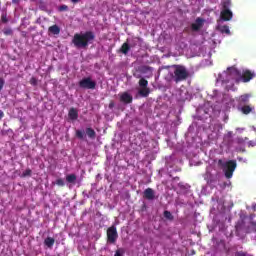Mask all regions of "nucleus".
Wrapping results in <instances>:
<instances>
[{"instance_id": "c9c22d12", "label": "nucleus", "mask_w": 256, "mask_h": 256, "mask_svg": "<svg viewBox=\"0 0 256 256\" xmlns=\"http://www.w3.org/2000/svg\"><path fill=\"white\" fill-rule=\"evenodd\" d=\"M3 117H5V113L3 112V110H0V121L1 119H3Z\"/></svg>"}, {"instance_id": "dca6fc26", "label": "nucleus", "mask_w": 256, "mask_h": 256, "mask_svg": "<svg viewBox=\"0 0 256 256\" xmlns=\"http://www.w3.org/2000/svg\"><path fill=\"white\" fill-rule=\"evenodd\" d=\"M44 245L48 247V249H53V246L55 245V238L47 237L44 240Z\"/></svg>"}, {"instance_id": "7ed1b4c3", "label": "nucleus", "mask_w": 256, "mask_h": 256, "mask_svg": "<svg viewBox=\"0 0 256 256\" xmlns=\"http://www.w3.org/2000/svg\"><path fill=\"white\" fill-rule=\"evenodd\" d=\"M218 165L223 169L226 179H231L233 173H235V169H237V161L235 160L223 162V160L219 159Z\"/></svg>"}, {"instance_id": "c756f323", "label": "nucleus", "mask_w": 256, "mask_h": 256, "mask_svg": "<svg viewBox=\"0 0 256 256\" xmlns=\"http://www.w3.org/2000/svg\"><path fill=\"white\" fill-rule=\"evenodd\" d=\"M123 253H125V251L123 249L119 248L115 251L114 256H123Z\"/></svg>"}, {"instance_id": "39448f33", "label": "nucleus", "mask_w": 256, "mask_h": 256, "mask_svg": "<svg viewBox=\"0 0 256 256\" xmlns=\"http://www.w3.org/2000/svg\"><path fill=\"white\" fill-rule=\"evenodd\" d=\"M134 77H136V79H140L138 82L140 87V90L138 91L139 95L141 97H149V93H151V90L149 89V81L145 78H141V75L134 74Z\"/></svg>"}, {"instance_id": "e433bc0d", "label": "nucleus", "mask_w": 256, "mask_h": 256, "mask_svg": "<svg viewBox=\"0 0 256 256\" xmlns=\"http://www.w3.org/2000/svg\"><path fill=\"white\" fill-rule=\"evenodd\" d=\"M251 225L254 228V231H256V222H251Z\"/></svg>"}, {"instance_id": "4468645a", "label": "nucleus", "mask_w": 256, "mask_h": 256, "mask_svg": "<svg viewBox=\"0 0 256 256\" xmlns=\"http://www.w3.org/2000/svg\"><path fill=\"white\" fill-rule=\"evenodd\" d=\"M224 143H226L227 147L233 146V133L228 132L226 136H224Z\"/></svg>"}, {"instance_id": "412c9836", "label": "nucleus", "mask_w": 256, "mask_h": 256, "mask_svg": "<svg viewBox=\"0 0 256 256\" xmlns=\"http://www.w3.org/2000/svg\"><path fill=\"white\" fill-rule=\"evenodd\" d=\"M220 32L226 33V35H231V30H229V26L227 25L221 26Z\"/></svg>"}, {"instance_id": "a19ab883", "label": "nucleus", "mask_w": 256, "mask_h": 256, "mask_svg": "<svg viewBox=\"0 0 256 256\" xmlns=\"http://www.w3.org/2000/svg\"><path fill=\"white\" fill-rule=\"evenodd\" d=\"M208 183H213V180H208Z\"/></svg>"}, {"instance_id": "cd10ccee", "label": "nucleus", "mask_w": 256, "mask_h": 256, "mask_svg": "<svg viewBox=\"0 0 256 256\" xmlns=\"http://www.w3.org/2000/svg\"><path fill=\"white\" fill-rule=\"evenodd\" d=\"M56 185H58V187H65V181H63L62 178H59L56 180Z\"/></svg>"}, {"instance_id": "b1692460", "label": "nucleus", "mask_w": 256, "mask_h": 256, "mask_svg": "<svg viewBox=\"0 0 256 256\" xmlns=\"http://www.w3.org/2000/svg\"><path fill=\"white\" fill-rule=\"evenodd\" d=\"M240 101L241 103H249V95L248 94H244L240 97Z\"/></svg>"}, {"instance_id": "ea45409f", "label": "nucleus", "mask_w": 256, "mask_h": 256, "mask_svg": "<svg viewBox=\"0 0 256 256\" xmlns=\"http://www.w3.org/2000/svg\"><path fill=\"white\" fill-rule=\"evenodd\" d=\"M252 209H253V211H256V204L252 205Z\"/></svg>"}, {"instance_id": "79ce46f5", "label": "nucleus", "mask_w": 256, "mask_h": 256, "mask_svg": "<svg viewBox=\"0 0 256 256\" xmlns=\"http://www.w3.org/2000/svg\"><path fill=\"white\" fill-rule=\"evenodd\" d=\"M12 2H13V3H17V1H15V0H13Z\"/></svg>"}, {"instance_id": "473e14b6", "label": "nucleus", "mask_w": 256, "mask_h": 256, "mask_svg": "<svg viewBox=\"0 0 256 256\" xmlns=\"http://www.w3.org/2000/svg\"><path fill=\"white\" fill-rule=\"evenodd\" d=\"M248 145H249V147H255L256 146V140L255 141H253V140L249 141Z\"/></svg>"}, {"instance_id": "58836bf2", "label": "nucleus", "mask_w": 256, "mask_h": 256, "mask_svg": "<svg viewBox=\"0 0 256 256\" xmlns=\"http://www.w3.org/2000/svg\"><path fill=\"white\" fill-rule=\"evenodd\" d=\"M72 3H79L80 0H70Z\"/></svg>"}, {"instance_id": "7c9ffc66", "label": "nucleus", "mask_w": 256, "mask_h": 256, "mask_svg": "<svg viewBox=\"0 0 256 256\" xmlns=\"http://www.w3.org/2000/svg\"><path fill=\"white\" fill-rule=\"evenodd\" d=\"M37 83H38L37 78L32 77L30 79V85H33V87H37Z\"/></svg>"}, {"instance_id": "f257e3e1", "label": "nucleus", "mask_w": 256, "mask_h": 256, "mask_svg": "<svg viewBox=\"0 0 256 256\" xmlns=\"http://www.w3.org/2000/svg\"><path fill=\"white\" fill-rule=\"evenodd\" d=\"M93 41H95V33L93 31H86L80 34L76 33L72 39V43L77 49H87Z\"/></svg>"}, {"instance_id": "c85d7f7f", "label": "nucleus", "mask_w": 256, "mask_h": 256, "mask_svg": "<svg viewBox=\"0 0 256 256\" xmlns=\"http://www.w3.org/2000/svg\"><path fill=\"white\" fill-rule=\"evenodd\" d=\"M1 21L2 23H9V19L7 18V13H2Z\"/></svg>"}, {"instance_id": "f704fd0d", "label": "nucleus", "mask_w": 256, "mask_h": 256, "mask_svg": "<svg viewBox=\"0 0 256 256\" xmlns=\"http://www.w3.org/2000/svg\"><path fill=\"white\" fill-rule=\"evenodd\" d=\"M109 109H113L115 107V102L111 101L108 105Z\"/></svg>"}, {"instance_id": "423d86ee", "label": "nucleus", "mask_w": 256, "mask_h": 256, "mask_svg": "<svg viewBox=\"0 0 256 256\" xmlns=\"http://www.w3.org/2000/svg\"><path fill=\"white\" fill-rule=\"evenodd\" d=\"M233 71L236 73V75H241L240 79L242 83H249V81L256 78L255 71H251L249 69L242 70V73L235 68H233Z\"/></svg>"}, {"instance_id": "aec40b11", "label": "nucleus", "mask_w": 256, "mask_h": 256, "mask_svg": "<svg viewBox=\"0 0 256 256\" xmlns=\"http://www.w3.org/2000/svg\"><path fill=\"white\" fill-rule=\"evenodd\" d=\"M241 111L244 115H249V113H251L253 111V107L249 106V105H245L241 108Z\"/></svg>"}, {"instance_id": "f03ea898", "label": "nucleus", "mask_w": 256, "mask_h": 256, "mask_svg": "<svg viewBox=\"0 0 256 256\" xmlns=\"http://www.w3.org/2000/svg\"><path fill=\"white\" fill-rule=\"evenodd\" d=\"M172 69L174 71L170 72V79L174 83H181V81H185L189 77V71L183 65H173Z\"/></svg>"}, {"instance_id": "6e6552de", "label": "nucleus", "mask_w": 256, "mask_h": 256, "mask_svg": "<svg viewBox=\"0 0 256 256\" xmlns=\"http://www.w3.org/2000/svg\"><path fill=\"white\" fill-rule=\"evenodd\" d=\"M79 87L81 89H95L97 87V82L93 81L91 77L83 78L79 81Z\"/></svg>"}, {"instance_id": "2eb2a0df", "label": "nucleus", "mask_w": 256, "mask_h": 256, "mask_svg": "<svg viewBox=\"0 0 256 256\" xmlns=\"http://www.w3.org/2000/svg\"><path fill=\"white\" fill-rule=\"evenodd\" d=\"M49 33H52V35H59L61 33V28L57 25L54 24L48 28Z\"/></svg>"}, {"instance_id": "a878e982", "label": "nucleus", "mask_w": 256, "mask_h": 256, "mask_svg": "<svg viewBox=\"0 0 256 256\" xmlns=\"http://www.w3.org/2000/svg\"><path fill=\"white\" fill-rule=\"evenodd\" d=\"M32 173L33 171H31V169L28 168L22 173V177H31Z\"/></svg>"}, {"instance_id": "0eeeda50", "label": "nucleus", "mask_w": 256, "mask_h": 256, "mask_svg": "<svg viewBox=\"0 0 256 256\" xmlns=\"http://www.w3.org/2000/svg\"><path fill=\"white\" fill-rule=\"evenodd\" d=\"M107 243L111 245H115L117 243V239H119V234L117 233V227L111 226L107 229Z\"/></svg>"}, {"instance_id": "393cba45", "label": "nucleus", "mask_w": 256, "mask_h": 256, "mask_svg": "<svg viewBox=\"0 0 256 256\" xmlns=\"http://www.w3.org/2000/svg\"><path fill=\"white\" fill-rule=\"evenodd\" d=\"M58 11H59L60 13H63V11H69V6L63 4V5H61V6L58 7Z\"/></svg>"}, {"instance_id": "bb28decb", "label": "nucleus", "mask_w": 256, "mask_h": 256, "mask_svg": "<svg viewBox=\"0 0 256 256\" xmlns=\"http://www.w3.org/2000/svg\"><path fill=\"white\" fill-rule=\"evenodd\" d=\"M245 141H247V138H237L236 139L237 145H245Z\"/></svg>"}, {"instance_id": "6ab92c4d", "label": "nucleus", "mask_w": 256, "mask_h": 256, "mask_svg": "<svg viewBox=\"0 0 256 256\" xmlns=\"http://www.w3.org/2000/svg\"><path fill=\"white\" fill-rule=\"evenodd\" d=\"M66 181H67V183H72L73 185H75V181H77V175H75V174H68L66 176Z\"/></svg>"}, {"instance_id": "ddd939ff", "label": "nucleus", "mask_w": 256, "mask_h": 256, "mask_svg": "<svg viewBox=\"0 0 256 256\" xmlns=\"http://www.w3.org/2000/svg\"><path fill=\"white\" fill-rule=\"evenodd\" d=\"M68 116L72 121H77V119H79V112L75 108H70Z\"/></svg>"}, {"instance_id": "f3484780", "label": "nucleus", "mask_w": 256, "mask_h": 256, "mask_svg": "<svg viewBox=\"0 0 256 256\" xmlns=\"http://www.w3.org/2000/svg\"><path fill=\"white\" fill-rule=\"evenodd\" d=\"M129 51H131V46L129 45V43L127 42L123 43L120 48V53H123V55H127Z\"/></svg>"}, {"instance_id": "4c0bfd02", "label": "nucleus", "mask_w": 256, "mask_h": 256, "mask_svg": "<svg viewBox=\"0 0 256 256\" xmlns=\"http://www.w3.org/2000/svg\"><path fill=\"white\" fill-rule=\"evenodd\" d=\"M137 43L133 42L132 44H130V49L133 48V47H136Z\"/></svg>"}, {"instance_id": "f8f14e48", "label": "nucleus", "mask_w": 256, "mask_h": 256, "mask_svg": "<svg viewBox=\"0 0 256 256\" xmlns=\"http://www.w3.org/2000/svg\"><path fill=\"white\" fill-rule=\"evenodd\" d=\"M139 73H142L143 75L150 74L153 75V67L148 65H142L138 68Z\"/></svg>"}, {"instance_id": "9b49d317", "label": "nucleus", "mask_w": 256, "mask_h": 256, "mask_svg": "<svg viewBox=\"0 0 256 256\" xmlns=\"http://www.w3.org/2000/svg\"><path fill=\"white\" fill-rule=\"evenodd\" d=\"M120 101L126 105H129V103H133V96H131V94L128 92H124L120 96Z\"/></svg>"}, {"instance_id": "2f4dec72", "label": "nucleus", "mask_w": 256, "mask_h": 256, "mask_svg": "<svg viewBox=\"0 0 256 256\" xmlns=\"http://www.w3.org/2000/svg\"><path fill=\"white\" fill-rule=\"evenodd\" d=\"M4 85H5V80H3V78L0 77V91L1 89H3Z\"/></svg>"}, {"instance_id": "72a5a7b5", "label": "nucleus", "mask_w": 256, "mask_h": 256, "mask_svg": "<svg viewBox=\"0 0 256 256\" xmlns=\"http://www.w3.org/2000/svg\"><path fill=\"white\" fill-rule=\"evenodd\" d=\"M236 255L237 256H247V253L243 252V251H239V252H236Z\"/></svg>"}, {"instance_id": "9d476101", "label": "nucleus", "mask_w": 256, "mask_h": 256, "mask_svg": "<svg viewBox=\"0 0 256 256\" xmlns=\"http://www.w3.org/2000/svg\"><path fill=\"white\" fill-rule=\"evenodd\" d=\"M144 199H147V201H153L155 199V190L153 188H147L143 192Z\"/></svg>"}, {"instance_id": "4be33fe9", "label": "nucleus", "mask_w": 256, "mask_h": 256, "mask_svg": "<svg viewBox=\"0 0 256 256\" xmlns=\"http://www.w3.org/2000/svg\"><path fill=\"white\" fill-rule=\"evenodd\" d=\"M76 137L81 140L85 139V132L83 130H76Z\"/></svg>"}, {"instance_id": "20e7f679", "label": "nucleus", "mask_w": 256, "mask_h": 256, "mask_svg": "<svg viewBox=\"0 0 256 256\" xmlns=\"http://www.w3.org/2000/svg\"><path fill=\"white\" fill-rule=\"evenodd\" d=\"M222 10L220 12V19L222 21H231L233 19V12L231 11V0H222Z\"/></svg>"}, {"instance_id": "a211bd4d", "label": "nucleus", "mask_w": 256, "mask_h": 256, "mask_svg": "<svg viewBox=\"0 0 256 256\" xmlns=\"http://www.w3.org/2000/svg\"><path fill=\"white\" fill-rule=\"evenodd\" d=\"M86 135L89 137V139H95L97 137V132L91 127L86 128Z\"/></svg>"}, {"instance_id": "5701e85b", "label": "nucleus", "mask_w": 256, "mask_h": 256, "mask_svg": "<svg viewBox=\"0 0 256 256\" xmlns=\"http://www.w3.org/2000/svg\"><path fill=\"white\" fill-rule=\"evenodd\" d=\"M164 217L165 219H168V221H173L174 219L173 214H171L168 210L164 211Z\"/></svg>"}, {"instance_id": "1a4fd4ad", "label": "nucleus", "mask_w": 256, "mask_h": 256, "mask_svg": "<svg viewBox=\"0 0 256 256\" xmlns=\"http://www.w3.org/2000/svg\"><path fill=\"white\" fill-rule=\"evenodd\" d=\"M203 23H205V20L199 17L196 18L195 22L191 24L192 31H201V29L203 28Z\"/></svg>"}]
</instances>
